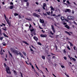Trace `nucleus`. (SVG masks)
<instances>
[{
	"label": "nucleus",
	"mask_w": 77,
	"mask_h": 77,
	"mask_svg": "<svg viewBox=\"0 0 77 77\" xmlns=\"http://www.w3.org/2000/svg\"><path fill=\"white\" fill-rule=\"evenodd\" d=\"M10 50L12 53H14V54H16V55H18V54H19L20 55L21 57H23V58H24V57L23 55L20 53V52L19 51H17L15 49L12 48H11Z\"/></svg>",
	"instance_id": "nucleus-1"
},
{
	"label": "nucleus",
	"mask_w": 77,
	"mask_h": 77,
	"mask_svg": "<svg viewBox=\"0 0 77 77\" xmlns=\"http://www.w3.org/2000/svg\"><path fill=\"white\" fill-rule=\"evenodd\" d=\"M6 71L8 73V74H9L10 73V74H11V72L10 71V70L9 69V67H7L6 68Z\"/></svg>",
	"instance_id": "nucleus-2"
},
{
	"label": "nucleus",
	"mask_w": 77,
	"mask_h": 77,
	"mask_svg": "<svg viewBox=\"0 0 77 77\" xmlns=\"http://www.w3.org/2000/svg\"><path fill=\"white\" fill-rule=\"evenodd\" d=\"M75 18L73 16H69L67 17V19L68 20H73Z\"/></svg>",
	"instance_id": "nucleus-3"
},
{
	"label": "nucleus",
	"mask_w": 77,
	"mask_h": 77,
	"mask_svg": "<svg viewBox=\"0 0 77 77\" xmlns=\"http://www.w3.org/2000/svg\"><path fill=\"white\" fill-rule=\"evenodd\" d=\"M33 16H34V17H37V18H39L40 17V15L36 13H33Z\"/></svg>",
	"instance_id": "nucleus-4"
},
{
	"label": "nucleus",
	"mask_w": 77,
	"mask_h": 77,
	"mask_svg": "<svg viewBox=\"0 0 77 77\" xmlns=\"http://www.w3.org/2000/svg\"><path fill=\"white\" fill-rule=\"evenodd\" d=\"M51 29L54 33H55V32H56V30H55V29H54V26L53 25H51Z\"/></svg>",
	"instance_id": "nucleus-5"
},
{
	"label": "nucleus",
	"mask_w": 77,
	"mask_h": 77,
	"mask_svg": "<svg viewBox=\"0 0 77 77\" xmlns=\"http://www.w3.org/2000/svg\"><path fill=\"white\" fill-rule=\"evenodd\" d=\"M71 11L69 9H66L65 11H64V12L66 13L69 12V13H70Z\"/></svg>",
	"instance_id": "nucleus-6"
},
{
	"label": "nucleus",
	"mask_w": 77,
	"mask_h": 77,
	"mask_svg": "<svg viewBox=\"0 0 77 77\" xmlns=\"http://www.w3.org/2000/svg\"><path fill=\"white\" fill-rule=\"evenodd\" d=\"M40 22L41 23H42V24H44V20L43 19H40Z\"/></svg>",
	"instance_id": "nucleus-7"
},
{
	"label": "nucleus",
	"mask_w": 77,
	"mask_h": 77,
	"mask_svg": "<svg viewBox=\"0 0 77 77\" xmlns=\"http://www.w3.org/2000/svg\"><path fill=\"white\" fill-rule=\"evenodd\" d=\"M41 36L42 38H45L47 37V35H46L41 34Z\"/></svg>",
	"instance_id": "nucleus-8"
},
{
	"label": "nucleus",
	"mask_w": 77,
	"mask_h": 77,
	"mask_svg": "<svg viewBox=\"0 0 77 77\" xmlns=\"http://www.w3.org/2000/svg\"><path fill=\"white\" fill-rule=\"evenodd\" d=\"M33 38L34 39H35V41H37L38 40V38L36 37V36H34Z\"/></svg>",
	"instance_id": "nucleus-9"
},
{
	"label": "nucleus",
	"mask_w": 77,
	"mask_h": 77,
	"mask_svg": "<svg viewBox=\"0 0 77 77\" xmlns=\"http://www.w3.org/2000/svg\"><path fill=\"white\" fill-rule=\"evenodd\" d=\"M65 27H66L67 29H69V26L68 25H65Z\"/></svg>",
	"instance_id": "nucleus-10"
},
{
	"label": "nucleus",
	"mask_w": 77,
	"mask_h": 77,
	"mask_svg": "<svg viewBox=\"0 0 77 77\" xmlns=\"http://www.w3.org/2000/svg\"><path fill=\"white\" fill-rule=\"evenodd\" d=\"M65 33H67L68 35H69V36H71V34L69 33V32H68V31H65Z\"/></svg>",
	"instance_id": "nucleus-11"
},
{
	"label": "nucleus",
	"mask_w": 77,
	"mask_h": 77,
	"mask_svg": "<svg viewBox=\"0 0 77 77\" xmlns=\"http://www.w3.org/2000/svg\"><path fill=\"white\" fill-rule=\"evenodd\" d=\"M8 24V25H9V27H11V21H8L7 22Z\"/></svg>",
	"instance_id": "nucleus-12"
},
{
	"label": "nucleus",
	"mask_w": 77,
	"mask_h": 77,
	"mask_svg": "<svg viewBox=\"0 0 77 77\" xmlns=\"http://www.w3.org/2000/svg\"><path fill=\"white\" fill-rule=\"evenodd\" d=\"M64 19H65V18H64V17H61V19L62 20V21H63V20H64Z\"/></svg>",
	"instance_id": "nucleus-13"
},
{
	"label": "nucleus",
	"mask_w": 77,
	"mask_h": 77,
	"mask_svg": "<svg viewBox=\"0 0 77 77\" xmlns=\"http://www.w3.org/2000/svg\"><path fill=\"white\" fill-rule=\"evenodd\" d=\"M8 52L9 54H10V56H11V57H12V54L9 51H8Z\"/></svg>",
	"instance_id": "nucleus-14"
},
{
	"label": "nucleus",
	"mask_w": 77,
	"mask_h": 77,
	"mask_svg": "<svg viewBox=\"0 0 77 77\" xmlns=\"http://www.w3.org/2000/svg\"><path fill=\"white\" fill-rule=\"evenodd\" d=\"M40 11H41L40 9H39L38 10H35V11L36 12H40Z\"/></svg>",
	"instance_id": "nucleus-15"
},
{
	"label": "nucleus",
	"mask_w": 77,
	"mask_h": 77,
	"mask_svg": "<svg viewBox=\"0 0 77 77\" xmlns=\"http://www.w3.org/2000/svg\"><path fill=\"white\" fill-rule=\"evenodd\" d=\"M3 34L5 37H6L7 38H8V36H7V35H6L5 34V33H3Z\"/></svg>",
	"instance_id": "nucleus-16"
},
{
	"label": "nucleus",
	"mask_w": 77,
	"mask_h": 77,
	"mask_svg": "<svg viewBox=\"0 0 77 77\" xmlns=\"http://www.w3.org/2000/svg\"><path fill=\"white\" fill-rule=\"evenodd\" d=\"M42 59H45V56L43 55L42 56Z\"/></svg>",
	"instance_id": "nucleus-17"
},
{
	"label": "nucleus",
	"mask_w": 77,
	"mask_h": 77,
	"mask_svg": "<svg viewBox=\"0 0 77 77\" xmlns=\"http://www.w3.org/2000/svg\"><path fill=\"white\" fill-rule=\"evenodd\" d=\"M50 8L51 9V10H52L53 11H54V8L52 7V6H51Z\"/></svg>",
	"instance_id": "nucleus-18"
},
{
	"label": "nucleus",
	"mask_w": 77,
	"mask_h": 77,
	"mask_svg": "<svg viewBox=\"0 0 77 77\" xmlns=\"http://www.w3.org/2000/svg\"><path fill=\"white\" fill-rule=\"evenodd\" d=\"M23 42L24 43H25V44H26V45H29V44L27 42L24 41Z\"/></svg>",
	"instance_id": "nucleus-19"
},
{
	"label": "nucleus",
	"mask_w": 77,
	"mask_h": 77,
	"mask_svg": "<svg viewBox=\"0 0 77 77\" xmlns=\"http://www.w3.org/2000/svg\"><path fill=\"white\" fill-rule=\"evenodd\" d=\"M69 43L70 45V46H73V44L72 43L70 42H68Z\"/></svg>",
	"instance_id": "nucleus-20"
},
{
	"label": "nucleus",
	"mask_w": 77,
	"mask_h": 77,
	"mask_svg": "<svg viewBox=\"0 0 77 77\" xmlns=\"http://www.w3.org/2000/svg\"><path fill=\"white\" fill-rule=\"evenodd\" d=\"M13 8H14L13 6H11L10 9H12Z\"/></svg>",
	"instance_id": "nucleus-21"
},
{
	"label": "nucleus",
	"mask_w": 77,
	"mask_h": 77,
	"mask_svg": "<svg viewBox=\"0 0 77 77\" xmlns=\"http://www.w3.org/2000/svg\"><path fill=\"white\" fill-rule=\"evenodd\" d=\"M2 44L3 46H6V43H5V42H4Z\"/></svg>",
	"instance_id": "nucleus-22"
},
{
	"label": "nucleus",
	"mask_w": 77,
	"mask_h": 77,
	"mask_svg": "<svg viewBox=\"0 0 77 77\" xmlns=\"http://www.w3.org/2000/svg\"><path fill=\"white\" fill-rule=\"evenodd\" d=\"M14 16H17L18 15V14H17V13H15L14 14Z\"/></svg>",
	"instance_id": "nucleus-23"
},
{
	"label": "nucleus",
	"mask_w": 77,
	"mask_h": 77,
	"mask_svg": "<svg viewBox=\"0 0 77 77\" xmlns=\"http://www.w3.org/2000/svg\"><path fill=\"white\" fill-rule=\"evenodd\" d=\"M19 18H20H20H23V17H22V16H20V15H19Z\"/></svg>",
	"instance_id": "nucleus-24"
},
{
	"label": "nucleus",
	"mask_w": 77,
	"mask_h": 77,
	"mask_svg": "<svg viewBox=\"0 0 77 77\" xmlns=\"http://www.w3.org/2000/svg\"><path fill=\"white\" fill-rule=\"evenodd\" d=\"M46 6V4L44 3L43 4V7H45Z\"/></svg>",
	"instance_id": "nucleus-25"
},
{
	"label": "nucleus",
	"mask_w": 77,
	"mask_h": 77,
	"mask_svg": "<svg viewBox=\"0 0 77 77\" xmlns=\"http://www.w3.org/2000/svg\"><path fill=\"white\" fill-rule=\"evenodd\" d=\"M71 58H72L73 60H74V61H75L76 60V59H75L72 57H71Z\"/></svg>",
	"instance_id": "nucleus-26"
},
{
	"label": "nucleus",
	"mask_w": 77,
	"mask_h": 77,
	"mask_svg": "<svg viewBox=\"0 0 77 77\" xmlns=\"http://www.w3.org/2000/svg\"><path fill=\"white\" fill-rule=\"evenodd\" d=\"M5 20L7 22H8V21H9V20H8V18H5Z\"/></svg>",
	"instance_id": "nucleus-27"
},
{
	"label": "nucleus",
	"mask_w": 77,
	"mask_h": 77,
	"mask_svg": "<svg viewBox=\"0 0 77 77\" xmlns=\"http://www.w3.org/2000/svg\"><path fill=\"white\" fill-rule=\"evenodd\" d=\"M50 12H47V14L48 15H50Z\"/></svg>",
	"instance_id": "nucleus-28"
},
{
	"label": "nucleus",
	"mask_w": 77,
	"mask_h": 77,
	"mask_svg": "<svg viewBox=\"0 0 77 77\" xmlns=\"http://www.w3.org/2000/svg\"><path fill=\"white\" fill-rule=\"evenodd\" d=\"M29 2H27L26 3V6H29Z\"/></svg>",
	"instance_id": "nucleus-29"
},
{
	"label": "nucleus",
	"mask_w": 77,
	"mask_h": 77,
	"mask_svg": "<svg viewBox=\"0 0 77 77\" xmlns=\"http://www.w3.org/2000/svg\"><path fill=\"white\" fill-rule=\"evenodd\" d=\"M3 38L2 37H0V40H1V41L3 40Z\"/></svg>",
	"instance_id": "nucleus-30"
},
{
	"label": "nucleus",
	"mask_w": 77,
	"mask_h": 77,
	"mask_svg": "<svg viewBox=\"0 0 77 77\" xmlns=\"http://www.w3.org/2000/svg\"><path fill=\"white\" fill-rule=\"evenodd\" d=\"M20 74H21V77H23V74H22V73H21V72H20Z\"/></svg>",
	"instance_id": "nucleus-31"
},
{
	"label": "nucleus",
	"mask_w": 77,
	"mask_h": 77,
	"mask_svg": "<svg viewBox=\"0 0 77 77\" xmlns=\"http://www.w3.org/2000/svg\"><path fill=\"white\" fill-rule=\"evenodd\" d=\"M32 33L33 34H34V35H36V34L35 33V31H34Z\"/></svg>",
	"instance_id": "nucleus-32"
},
{
	"label": "nucleus",
	"mask_w": 77,
	"mask_h": 77,
	"mask_svg": "<svg viewBox=\"0 0 77 77\" xmlns=\"http://www.w3.org/2000/svg\"><path fill=\"white\" fill-rule=\"evenodd\" d=\"M67 48L68 49V50H71V48H69V46H67Z\"/></svg>",
	"instance_id": "nucleus-33"
},
{
	"label": "nucleus",
	"mask_w": 77,
	"mask_h": 77,
	"mask_svg": "<svg viewBox=\"0 0 77 77\" xmlns=\"http://www.w3.org/2000/svg\"><path fill=\"white\" fill-rule=\"evenodd\" d=\"M23 53L24 56H26V53L24 52H23Z\"/></svg>",
	"instance_id": "nucleus-34"
},
{
	"label": "nucleus",
	"mask_w": 77,
	"mask_h": 77,
	"mask_svg": "<svg viewBox=\"0 0 77 77\" xmlns=\"http://www.w3.org/2000/svg\"><path fill=\"white\" fill-rule=\"evenodd\" d=\"M55 48H56V50H57V46H56V45H55Z\"/></svg>",
	"instance_id": "nucleus-35"
},
{
	"label": "nucleus",
	"mask_w": 77,
	"mask_h": 77,
	"mask_svg": "<svg viewBox=\"0 0 77 77\" xmlns=\"http://www.w3.org/2000/svg\"><path fill=\"white\" fill-rule=\"evenodd\" d=\"M26 20H28L29 21H30V19H29L28 18H25Z\"/></svg>",
	"instance_id": "nucleus-36"
},
{
	"label": "nucleus",
	"mask_w": 77,
	"mask_h": 77,
	"mask_svg": "<svg viewBox=\"0 0 77 77\" xmlns=\"http://www.w3.org/2000/svg\"><path fill=\"white\" fill-rule=\"evenodd\" d=\"M0 54H1V55H2V54H4L2 52H0Z\"/></svg>",
	"instance_id": "nucleus-37"
},
{
	"label": "nucleus",
	"mask_w": 77,
	"mask_h": 77,
	"mask_svg": "<svg viewBox=\"0 0 77 77\" xmlns=\"http://www.w3.org/2000/svg\"><path fill=\"white\" fill-rule=\"evenodd\" d=\"M38 45H41V43L39 42H38Z\"/></svg>",
	"instance_id": "nucleus-38"
},
{
	"label": "nucleus",
	"mask_w": 77,
	"mask_h": 77,
	"mask_svg": "<svg viewBox=\"0 0 77 77\" xmlns=\"http://www.w3.org/2000/svg\"><path fill=\"white\" fill-rule=\"evenodd\" d=\"M34 29H30L31 32H33V31H34Z\"/></svg>",
	"instance_id": "nucleus-39"
},
{
	"label": "nucleus",
	"mask_w": 77,
	"mask_h": 77,
	"mask_svg": "<svg viewBox=\"0 0 77 77\" xmlns=\"http://www.w3.org/2000/svg\"><path fill=\"white\" fill-rule=\"evenodd\" d=\"M61 66L62 68H65V66H62L61 65Z\"/></svg>",
	"instance_id": "nucleus-40"
},
{
	"label": "nucleus",
	"mask_w": 77,
	"mask_h": 77,
	"mask_svg": "<svg viewBox=\"0 0 77 77\" xmlns=\"http://www.w3.org/2000/svg\"><path fill=\"white\" fill-rule=\"evenodd\" d=\"M60 15H60V14H59L56 17H60Z\"/></svg>",
	"instance_id": "nucleus-41"
},
{
	"label": "nucleus",
	"mask_w": 77,
	"mask_h": 77,
	"mask_svg": "<svg viewBox=\"0 0 77 77\" xmlns=\"http://www.w3.org/2000/svg\"><path fill=\"white\" fill-rule=\"evenodd\" d=\"M24 2H28V0H24Z\"/></svg>",
	"instance_id": "nucleus-42"
},
{
	"label": "nucleus",
	"mask_w": 77,
	"mask_h": 77,
	"mask_svg": "<svg viewBox=\"0 0 77 77\" xmlns=\"http://www.w3.org/2000/svg\"><path fill=\"white\" fill-rule=\"evenodd\" d=\"M50 33H51V35H54V33H52V31H51Z\"/></svg>",
	"instance_id": "nucleus-43"
},
{
	"label": "nucleus",
	"mask_w": 77,
	"mask_h": 77,
	"mask_svg": "<svg viewBox=\"0 0 77 77\" xmlns=\"http://www.w3.org/2000/svg\"><path fill=\"white\" fill-rule=\"evenodd\" d=\"M33 71H34V72H35V73H36V72H36V70H35V69H33Z\"/></svg>",
	"instance_id": "nucleus-44"
},
{
	"label": "nucleus",
	"mask_w": 77,
	"mask_h": 77,
	"mask_svg": "<svg viewBox=\"0 0 77 77\" xmlns=\"http://www.w3.org/2000/svg\"><path fill=\"white\" fill-rule=\"evenodd\" d=\"M64 58L65 60H66V57H64Z\"/></svg>",
	"instance_id": "nucleus-45"
},
{
	"label": "nucleus",
	"mask_w": 77,
	"mask_h": 77,
	"mask_svg": "<svg viewBox=\"0 0 77 77\" xmlns=\"http://www.w3.org/2000/svg\"><path fill=\"white\" fill-rule=\"evenodd\" d=\"M4 65L5 67H6V64L5 63H4Z\"/></svg>",
	"instance_id": "nucleus-46"
},
{
	"label": "nucleus",
	"mask_w": 77,
	"mask_h": 77,
	"mask_svg": "<svg viewBox=\"0 0 77 77\" xmlns=\"http://www.w3.org/2000/svg\"><path fill=\"white\" fill-rule=\"evenodd\" d=\"M10 4L11 5H14V4L13 3V2H11L10 3Z\"/></svg>",
	"instance_id": "nucleus-47"
},
{
	"label": "nucleus",
	"mask_w": 77,
	"mask_h": 77,
	"mask_svg": "<svg viewBox=\"0 0 77 77\" xmlns=\"http://www.w3.org/2000/svg\"><path fill=\"white\" fill-rule=\"evenodd\" d=\"M67 3H68V4H70V3H69V2L68 1H67Z\"/></svg>",
	"instance_id": "nucleus-48"
},
{
	"label": "nucleus",
	"mask_w": 77,
	"mask_h": 77,
	"mask_svg": "<svg viewBox=\"0 0 77 77\" xmlns=\"http://www.w3.org/2000/svg\"><path fill=\"white\" fill-rule=\"evenodd\" d=\"M3 29L4 30H5V31H6V30H7V29H5V28H3Z\"/></svg>",
	"instance_id": "nucleus-49"
},
{
	"label": "nucleus",
	"mask_w": 77,
	"mask_h": 77,
	"mask_svg": "<svg viewBox=\"0 0 77 77\" xmlns=\"http://www.w3.org/2000/svg\"><path fill=\"white\" fill-rule=\"evenodd\" d=\"M66 40H70V39H69V38H68V37H67L66 38Z\"/></svg>",
	"instance_id": "nucleus-50"
},
{
	"label": "nucleus",
	"mask_w": 77,
	"mask_h": 77,
	"mask_svg": "<svg viewBox=\"0 0 77 77\" xmlns=\"http://www.w3.org/2000/svg\"><path fill=\"white\" fill-rule=\"evenodd\" d=\"M75 48H76V47L74 46L73 47V48H74V50H75Z\"/></svg>",
	"instance_id": "nucleus-51"
},
{
	"label": "nucleus",
	"mask_w": 77,
	"mask_h": 77,
	"mask_svg": "<svg viewBox=\"0 0 77 77\" xmlns=\"http://www.w3.org/2000/svg\"><path fill=\"white\" fill-rule=\"evenodd\" d=\"M32 68V69H34V67H33V65L31 66Z\"/></svg>",
	"instance_id": "nucleus-52"
},
{
	"label": "nucleus",
	"mask_w": 77,
	"mask_h": 77,
	"mask_svg": "<svg viewBox=\"0 0 77 77\" xmlns=\"http://www.w3.org/2000/svg\"><path fill=\"white\" fill-rule=\"evenodd\" d=\"M36 68H37V69H38V70H39V68H38V66H36Z\"/></svg>",
	"instance_id": "nucleus-53"
},
{
	"label": "nucleus",
	"mask_w": 77,
	"mask_h": 77,
	"mask_svg": "<svg viewBox=\"0 0 77 77\" xmlns=\"http://www.w3.org/2000/svg\"><path fill=\"white\" fill-rule=\"evenodd\" d=\"M41 32H43V33H45V31H44V30H42L41 31Z\"/></svg>",
	"instance_id": "nucleus-54"
},
{
	"label": "nucleus",
	"mask_w": 77,
	"mask_h": 77,
	"mask_svg": "<svg viewBox=\"0 0 77 77\" xmlns=\"http://www.w3.org/2000/svg\"><path fill=\"white\" fill-rule=\"evenodd\" d=\"M32 27V25H31L30 24L29 26V29L30 28V27Z\"/></svg>",
	"instance_id": "nucleus-55"
},
{
	"label": "nucleus",
	"mask_w": 77,
	"mask_h": 77,
	"mask_svg": "<svg viewBox=\"0 0 77 77\" xmlns=\"http://www.w3.org/2000/svg\"><path fill=\"white\" fill-rule=\"evenodd\" d=\"M44 15H45V16H47V14H46V13H43Z\"/></svg>",
	"instance_id": "nucleus-56"
},
{
	"label": "nucleus",
	"mask_w": 77,
	"mask_h": 77,
	"mask_svg": "<svg viewBox=\"0 0 77 77\" xmlns=\"http://www.w3.org/2000/svg\"><path fill=\"white\" fill-rule=\"evenodd\" d=\"M63 52H64V53H66V51H65V49H64V50H63Z\"/></svg>",
	"instance_id": "nucleus-57"
},
{
	"label": "nucleus",
	"mask_w": 77,
	"mask_h": 77,
	"mask_svg": "<svg viewBox=\"0 0 77 77\" xmlns=\"http://www.w3.org/2000/svg\"><path fill=\"white\" fill-rule=\"evenodd\" d=\"M30 51H33V49H32V48H30Z\"/></svg>",
	"instance_id": "nucleus-58"
},
{
	"label": "nucleus",
	"mask_w": 77,
	"mask_h": 77,
	"mask_svg": "<svg viewBox=\"0 0 77 77\" xmlns=\"http://www.w3.org/2000/svg\"><path fill=\"white\" fill-rule=\"evenodd\" d=\"M43 9H44V10H45V7H43Z\"/></svg>",
	"instance_id": "nucleus-59"
},
{
	"label": "nucleus",
	"mask_w": 77,
	"mask_h": 77,
	"mask_svg": "<svg viewBox=\"0 0 77 77\" xmlns=\"http://www.w3.org/2000/svg\"><path fill=\"white\" fill-rule=\"evenodd\" d=\"M2 25H3V26H5V24L4 23H2Z\"/></svg>",
	"instance_id": "nucleus-60"
},
{
	"label": "nucleus",
	"mask_w": 77,
	"mask_h": 77,
	"mask_svg": "<svg viewBox=\"0 0 77 77\" xmlns=\"http://www.w3.org/2000/svg\"><path fill=\"white\" fill-rule=\"evenodd\" d=\"M55 57H55V56H53V57H52V59H54V58H55Z\"/></svg>",
	"instance_id": "nucleus-61"
},
{
	"label": "nucleus",
	"mask_w": 77,
	"mask_h": 77,
	"mask_svg": "<svg viewBox=\"0 0 77 77\" xmlns=\"http://www.w3.org/2000/svg\"><path fill=\"white\" fill-rule=\"evenodd\" d=\"M63 24L64 25H65L66 24V23L64 22L63 23Z\"/></svg>",
	"instance_id": "nucleus-62"
},
{
	"label": "nucleus",
	"mask_w": 77,
	"mask_h": 77,
	"mask_svg": "<svg viewBox=\"0 0 77 77\" xmlns=\"http://www.w3.org/2000/svg\"><path fill=\"white\" fill-rule=\"evenodd\" d=\"M49 36L50 37H51V38H53V36H51V35H50Z\"/></svg>",
	"instance_id": "nucleus-63"
},
{
	"label": "nucleus",
	"mask_w": 77,
	"mask_h": 77,
	"mask_svg": "<svg viewBox=\"0 0 77 77\" xmlns=\"http://www.w3.org/2000/svg\"><path fill=\"white\" fill-rule=\"evenodd\" d=\"M29 65H32V63H29Z\"/></svg>",
	"instance_id": "nucleus-64"
}]
</instances>
